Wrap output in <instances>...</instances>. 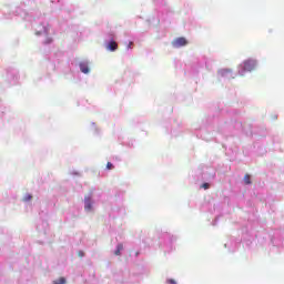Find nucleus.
<instances>
[{
	"mask_svg": "<svg viewBox=\"0 0 284 284\" xmlns=\"http://www.w3.org/2000/svg\"><path fill=\"white\" fill-rule=\"evenodd\" d=\"M243 70L244 72H252V70H256V60L244 61Z\"/></svg>",
	"mask_w": 284,
	"mask_h": 284,
	"instance_id": "obj_1",
	"label": "nucleus"
},
{
	"mask_svg": "<svg viewBox=\"0 0 284 284\" xmlns=\"http://www.w3.org/2000/svg\"><path fill=\"white\" fill-rule=\"evenodd\" d=\"M173 48H183L184 45H187V39L180 37L172 41Z\"/></svg>",
	"mask_w": 284,
	"mask_h": 284,
	"instance_id": "obj_2",
	"label": "nucleus"
},
{
	"mask_svg": "<svg viewBox=\"0 0 284 284\" xmlns=\"http://www.w3.org/2000/svg\"><path fill=\"white\" fill-rule=\"evenodd\" d=\"M106 50H109L110 52H115V50H119V44L116 43V41L112 40L106 44Z\"/></svg>",
	"mask_w": 284,
	"mask_h": 284,
	"instance_id": "obj_3",
	"label": "nucleus"
},
{
	"mask_svg": "<svg viewBox=\"0 0 284 284\" xmlns=\"http://www.w3.org/2000/svg\"><path fill=\"white\" fill-rule=\"evenodd\" d=\"M80 70H81V72H83V74L90 73V67L85 62L80 63Z\"/></svg>",
	"mask_w": 284,
	"mask_h": 284,
	"instance_id": "obj_4",
	"label": "nucleus"
},
{
	"mask_svg": "<svg viewBox=\"0 0 284 284\" xmlns=\"http://www.w3.org/2000/svg\"><path fill=\"white\" fill-rule=\"evenodd\" d=\"M84 203V210H87V212H90V210H92V201L90 200V197H85Z\"/></svg>",
	"mask_w": 284,
	"mask_h": 284,
	"instance_id": "obj_5",
	"label": "nucleus"
},
{
	"mask_svg": "<svg viewBox=\"0 0 284 284\" xmlns=\"http://www.w3.org/2000/svg\"><path fill=\"white\" fill-rule=\"evenodd\" d=\"M121 252H123V244H118L116 250L114 251L115 256H121Z\"/></svg>",
	"mask_w": 284,
	"mask_h": 284,
	"instance_id": "obj_6",
	"label": "nucleus"
},
{
	"mask_svg": "<svg viewBox=\"0 0 284 284\" xmlns=\"http://www.w3.org/2000/svg\"><path fill=\"white\" fill-rule=\"evenodd\" d=\"M244 183H245V185H252V180H251L250 174L244 175Z\"/></svg>",
	"mask_w": 284,
	"mask_h": 284,
	"instance_id": "obj_7",
	"label": "nucleus"
},
{
	"mask_svg": "<svg viewBox=\"0 0 284 284\" xmlns=\"http://www.w3.org/2000/svg\"><path fill=\"white\" fill-rule=\"evenodd\" d=\"M53 284H65V277H60L58 281H54Z\"/></svg>",
	"mask_w": 284,
	"mask_h": 284,
	"instance_id": "obj_8",
	"label": "nucleus"
},
{
	"mask_svg": "<svg viewBox=\"0 0 284 284\" xmlns=\"http://www.w3.org/2000/svg\"><path fill=\"white\" fill-rule=\"evenodd\" d=\"M106 170H114V165L112 164V162L106 163Z\"/></svg>",
	"mask_w": 284,
	"mask_h": 284,
	"instance_id": "obj_9",
	"label": "nucleus"
},
{
	"mask_svg": "<svg viewBox=\"0 0 284 284\" xmlns=\"http://www.w3.org/2000/svg\"><path fill=\"white\" fill-rule=\"evenodd\" d=\"M23 201H26V202L32 201V195H31V194H27V195L23 197Z\"/></svg>",
	"mask_w": 284,
	"mask_h": 284,
	"instance_id": "obj_10",
	"label": "nucleus"
},
{
	"mask_svg": "<svg viewBox=\"0 0 284 284\" xmlns=\"http://www.w3.org/2000/svg\"><path fill=\"white\" fill-rule=\"evenodd\" d=\"M78 256H79L80 258H83V257L85 256V253H84L83 251H79V252H78Z\"/></svg>",
	"mask_w": 284,
	"mask_h": 284,
	"instance_id": "obj_11",
	"label": "nucleus"
},
{
	"mask_svg": "<svg viewBox=\"0 0 284 284\" xmlns=\"http://www.w3.org/2000/svg\"><path fill=\"white\" fill-rule=\"evenodd\" d=\"M202 187H203L204 190H210V183H203V184H202Z\"/></svg>",
	"mask_w": 284,
	"mask_h": 284,
	"instance_id": "obj_12",
	"label": "nucleus"
},
{
	"mask_svg": "<svg viewBox=\"0 0 284 284\" xmlns=\"http://www.w3.org/2000/svg\"><path fill=\"white\" fill-rule=\"evenodd\" d=\"M168 283H169V284H176V281H174V280H168Z\"/></svg>",
	"mask_w": 284,
	"mask_h": 284,
	"instance_id": "obj_13",
	"label": "nucleus"
},
{
	"mask_svg": "<svg viewBox=\"0 0 284 284\" xmlns=\"http://www.w3.org/2000/svg\"><path fill=\"white\" fill-rule=\"evenodd\" d=\"M45 43H52V39H51V38H48V39L45 40Z\"/></svg>",
	"mask_w": 284,
	"mask_h": 284,
	"instance_id": "obj_14",
	"label": "nucleus"
},
{
	"mask_svg": "<svg viewBox=\"0 0 284 284\" xmlns=\"http://www.w3.org/2000/svg\"><path fill=\"white\" fill-rule=\"evenodd\" d=\"M133 42H129L128 49L130 50V48H132Z\"/></svg>",
	"mask_w": 284,
	"mask_h": 284,
	"instance_id": "obj_15",
	"label": "nucleus"
}]
</instances>
